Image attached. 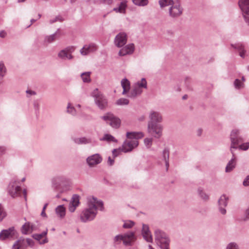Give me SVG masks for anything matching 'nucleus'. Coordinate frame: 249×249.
<instances>
[{
  "instance_id": "f257e3e1",
  "label": "nucleus",
  "mask_w": 249,
  "mask_h": 249,
  "mask_svg": "<svg viewBox=\"0 0 249 249\" xmlns=\"http://www.w3.org/2000/svg\"><path fill=\"white\" fill-rule=\"evenodd\" d=\"M143 137V133L141 132H127L126 133L127 140L124 142L122 148L114 149L113 151L114 157H117L122 151L125 153L131 151L138 145L139 142L138 140Z\"/></svg>"
},
{
  "instance_id": "f03ea898",
  "label": "nucleus",
  "mask_w": 249,
  "mask_h": 249,
  "mask_svg": "<svg viewBox=\"0 0 249 249\" xmlns=\"http://www.w3.org/2000/svg\"><path fill=\"white\" fill-rule=\"evenodd\" d=\"M103 209V204L102 201H98L94 197L88 199V208L83 211L80 215V219L83 222L93 219L96 214L97 209Z\"/></svg>"
},
{
  "instance_id": "7ed1b4c3",
  "label": "nucleus",
  "mask_w": 249,
  "mask_h": 249,
  "mask_svg": "<svg viewBox=\"0 0 249 249\" xmlns=\"http://www.w3.org/2000/svg\"><path fill=\"white\" fill-rule=\"evenodd\" d=\"M239 131L237 129L233 130L231 134V149H237L238 148L240 150H247L249 148V142H246L240 144L243 142L242 138L239 136Z\"/></svg>"
},
{
  "instance_id": "20e7f679",
  "label": "nucleus",
  "mask_w": 249,
  "mask_h": 249,
  "mask_svg": "<svg viewBox=\"0 0 249 249\" xmlns=\"http://www.w3.org/2000/svg\"><path fill=\"white\" fill-rule=\"evenodd\" d=\"M155 240L157 244L161 249H169V240L166 234L160 230H156L155 232Z\"/></svg>"
},
{
  "instance_id": "39448f33",
  "label": "nucleus",
  "mask_w": 249,
  "mask_h": 249,
  "mask_svg": "<svg viewBox=\"0 0 249 249\" xmlns=\"http://www.w3.org/2000/svg\"><path fill=\"white\" fill-rule=\"evenodd\" d=\"M143 89H147V81L145 78H142L141 80L135 84L129 97L134 98L141 94L142 92Z\"/></svg>"
},
{
  "instance_id": "423d86ee",
  "label": "nucleus",
  "mask_w": 249,
  "mask_h": 249,
  "mask_svg": "<svg viewBox=\"0 0 249 249\" xmlns=\"http://www.w3.org/2000/svg\"><path fill=\"white\" fill-rule=\"evenodd\" d=\"M163 127L161 124L148 122L147 132L156 138H160L162 134Z\"/></svg>"
},
{
  "instance_id": "0eeeda50",
  "label": "nucleus",
  "mask_w": 249,
  "mask_h": 249,
  "mask_svg": "<svg viewBox=\"0 0 249 249\" xmlns=\"http://www.w3.org/2000/svg\"><path fill=\"white\" fill-rule=\"evenodd\" d=\"M9 193L13 197L20 196L22 194L25 198L26 197V190H24L22 191L20 186L18 185V182L17 181L10 184L9 188Z\"/></svg>"
},
{
  "instance_id": "6e6552de",
  "label": "nucleus",
  "mask_w": 249,
  "mask_h": 249,
  "mask_svg": "<svg viewBox=\"0 0 249 249\" xmlns=\"http://www.w3.org/2000/svg\"><path fill=\"white\" fill-rule=\"evenodd\" d=\"M92 94L95 98L96 104L100 109H103L107 107V100L105 97L100 93L98 89H94Z\"/></svg>"
},
{
  "instance_id": "1a4fd4ad",
  "label": "nucleus",
  "mask_w": 249,
  "mask_h": 249,
  "mask_svg": "<svg viewBox=\"0 0 249 249\" xmlns=\"http://www.w3.org/2000/svg\"><path fill=\"white\" fill-rule=\"evenodd\" d=\"M102 118L113 127L118 128L120 125V120L112 113H107L102 116Z\"/></svg>"
},
{
  "instance_id": "9d476101",
  "label": "nucleus",
  "mask_w": 249,
  "mask_h": 249,
  "mask_svg": "<svg viewBox=\"0 0 249 249\" xmlns=\"http://www.w3.org/2000/svg\"><path fill=\"white\" fill-rule=\"evenodd\" d=\"M135 240L134 234L133 232H129L124 235H117L115 238V242L123 241L125 245H130L132 242Z\"/></svg>"
},
{
  "instance_id": "9b49d317",
  "label": "nucleus",
  "mask_w": 249,
  "mask_h": 249,
  "mask_svg": "<svg viewBox=\"0 0 249 249\" xmlns=\"http://www.w3.org/2000/svg\"><path fill=\"white\" fill-rule=\"evenodd\" d=\"M238 4L243 13L246 22L249 25V0H240Z\"/></svg>"
},
{
  "instance_id": "f8f14e48",
  "label": "nucleus",
  "mask_w": 249,
  "mask_h": 249,
  "mask_svg": "<svg viewBox=\"0 0 249 249\" xmlns=\"http://www.w3.org/2000/svg\"><path fill=\"white\" fill-rule=\"evenodd\" d=\"M33 245V241L32 239L20 238L14 243L12 249H24L27 246H32Z\"/></svg>"
},
{
  "instance_id": "ddd939ff",
  "label": "nucleus",
  "mask_w": 249,
  "mask_h": 249,
  "mask_svg": "<svg viewBox=\"0 0 249 249\" xmlns=\"http://www.w3.org/2000/svg\"><path fill=\"white\" fill-rule=\"evenodd\" d=\"M126 41V35L124 33H121L116 36L114 43L118 47H121L125 44Z\"/></svg>"
},
{
  "instance_id": "4468645a",
  "label": "nucleus",
  "mask_w": 249,
  "mask_h": 249,
  "mask_svg": "<svg viewBox=\"0 0 249 249\" xmlns=\"http://www.w3.org/2000/svg\"><path fill=\"white\" fill-rule=\"evenodd\" d=\"M150 121L154 123H161L162 121V117L161 114L157 111H151L149 114Z\"/></svg>"
},
{
  "instance_id": "2eb2a0df",
  "label": "nucleus",
  "mask_w": 249,
  "mask_h": 249,
  "mask_svg": "<svg viewBox=\"0 0 249 249\" xmlns=\"http://www.w3.org/2000/svg\"><path fill=\"white\" fill-rule=\"evenodd\" d=\"M134 48L135 47L133 44H128L120 50L119 55L120 56H124L127 54H132L134 51Z\"/></svg>"
},
{
  "instance_id": "dca6fc26",
  "label": "nucleus",
  "mask_w": 249,
  "mask_h": 249,
  "mask_svg": "<svg viewBox=\"0 0 249 249\" xmlns=\"http://www.w3.org/2000/svg\"><path fill=\"white\" fill-rule=\"evenodd\" d=\"M96 50V45L94 43H91L89 45H85L80 50V53L82 55H87L89 53L94 52Z\"/></svg>"
},
{
  "instance_id": "f3484780",
  "label": "nucleus",
  "mask_w": 249,
  "mask_h": 249,
  "mask_svg": "<svg viewBox=\"0 0 249 249\" xmlns=\"http://www.w3.org/2000/svg\"><path fill=\"white\" fill-rule=\"evenodd\" d=\"M74 50L73 47H70L66 50L61 51L58 54V56L62 59H70L72 58L71 54Z\"/></svg>"
},
{
  "instance_id": "a211bd4d",
  "label": "nucleus",
  "mask_w": 249,
  "mask_h": 249,
  "mask_svg": "<svg viewBox=\"0 0 249 249\" xmlns=\"http://www.w3.org/2000/svg\"><path fill=\"white\" fill-rule=\"evenodd\" d=\"M16 231L14 228H10L7 230H4L0 233V239L4 240L7 238L12 237L15 236Z\"/></svg>"
},
{
  "instance_id": "6ab92c4d",
  "label": "nucleus",
  "mask_w": 249,
  "mask_h": 249,
  "mask_svg": "<svg viewBox=\"0 0 249 249\" xmlns=\"http://www.w3.org/2000/svg\"><path fill=\"white\" fill-rule=\"evenodd\" d=\"M142 234L146 241L149 242H151L152 241V237L147 225H143Z\"/></svg>"
},
{
  "instance_id": "aec40b11",
  "label": "nucleus",
  "mask_w": 249,
  "mask_h": 249,
  "mask_svg": "<svg viewBox=\"0 0 249 249\" xmlns=\"http://www.w3.org/2000/svg\"><path fill=\"white\" fill-rule=\"evenodd\" d=\"M102 159L99 155H94L87 159V162L89 166H94L99 163Z\"/></svg>"
},
{
  "instance_id": "412c9836",
  "label": "nucleus",
  "mask_w": 249,
  "mask_h": 249,
  "mask_svg": "<svg viewBox=\"0 0 249 249\" xmlns=\"http://www.w3.org/2000/svg\"><path fill=\"white\" fill-rule=\"evenodd\" d=\"M231 153L232 154V158L231 160L229 161L226 167V172H230L233 170L236 165V157L234 153L232 150L231 149Z\"/></svg>"
},
{
  "instance_id": "4be33fe9",
  "label": "nucleus",
  "mask_w": 249,
  "mask_h": 249,
  "mask_svg": "<svg viewBox=\"0 0 249 249\" xmlns=\"http://www.w3.org/2000/svg\"><path fill=\"white\" fill-rule=\"evenodd\" d=\"M182 12V10L179 5H174L170 9V15L174 17L180 16Z\"/></svg>"
},
{
  "instance_id": "5701e85b",
  "label": "nucleus",
  "mask_w": 249,
  "mask_h": 249,
  "mask_svg": "<svg viewBox=\"0 0 249 249\" xmlns=\"http://www.w3.org/2000/svg\"><path fill=\"white\" fill-rule=\"evenodd\" d=\"M79 203V196L76 195L73 196L72 198V201H71L69 206V210L71 212H73L76 207L78 206Z\"/></svg>"
},
{
  "instance_id": "b1692460",
  "label": "nucleus",
  "mask_w": 249,
  "mask_h": 249,
  "mask_svg": "<svg viewBox=\"0 0 249 249\" xmlns=\"http://www.w3.org/2000/svg\"><path fill=\"white\" fill-rule=\"evenodd\" d=\"M227 199L228 197H227L225 195H223L219 200L220 211L223 214L226 213V211L225 209L223 208L222 207H225L227 205Z\"/></svg>"
},
{
  "instance_id": "393cba45",
  "label": "nucleus",
  "mask_w": 249,
  "mask_h": 249,
  "mask_svg": "<svg viewBox=\"0 0 249 249\" xmlns=\"http://www.w3.org/2000/svg\"><path fill=\"white\" fill-rule=\"evenodd\" d=\"M34 227L29 223H26L22 227L21 231L23 234H29L31 233L34 230Z\"/></svg>"
},
{
  "instance_id": "a878e982",
  "label": "nucleus",
  "mask_w": 249,
  "mask_h": 249,
  "mask_svg": "<svg viewBox=\"0 0 249 249\" xmlns=\"http://www.w3.org/2000/svg\"><path fill=\"white\" fill-rule=\"evenodd\" d=\"M121 85L123 88V94L124 95L129 90L130 82L126 79H124L121 81Z\"/></svg>"
},
{
  "instance_id": "bb28decb",
  "label": "nucleus",
  "mask_w": 249,
  "mask_h": 249,
  "mask_svg": "<svg viewBox=\"0 0 249 249\" xmlns=\"http://www.w3.org/2000/svg\"><path fill=\"white\" fill-rule=\"evenodd\" d=\"M60 36V34L58 32H56L53 35L47 36L44 39V42L45 43H50L53 41L55 40Z\"/></svg>"
},
{
  "instance_id": "cd10ccee",
  "label": "nucleus",
  "mask_w": 249,
  "mask_h": 249,
  "mask_svg": "<svg viewBox=\"0 0 249 249\" xmlns=\"http://www.w3.org/2000/svg\"><path fill=\"white\" fill-rule=\"evenodd\" d=\"M55 212L58 216L63 217L65 215V208L63 205L58 206L55 209Z\"/></svg>"
},
{
  "instance_id": "c85d7f7f",
  "label": "nucleus",
  "mask_w": 249,
  "mask_h": 249,
  "mask_svg": "<svg viewBox=\"0 0 249 249\" xmlns=\"http://www.w3.org/2000/svg\"><path fill=\"white\" fill-rule=\"evenodd\" d=\"M47 234V231H44L43 232V233H42L41 234H34L33 235V237L39 241H40V243L41 244H44L45 243H46L47 242V240L45 239H44L42 241H40L41 239L42 238H43L44 237H45L46 236V235Z\"/></svg>"
},
{
  "instance_id": "c756f323",
  "label": "nucleus",
  "mask_w": 249,
  "mask_h": 249,
  "mask_svg": "<svg viewBox=\"0 0 249 249\" xmlns=\"http://www.w3.org/2000/svg\"><path fill=\"white\" fill-rule=\"evenodd\" d=\"M126 6V5L125 2L123 1L121 3L118 8H114V10L117 12H119L121 13H124Z\"/></svg>"
},
{
  "instance_id": "7c9ffc66",
  "label": "nucleus",
  "mask_w": 249,
  "mask_h": 249,
  "mask_svg": "<svg viewBox=\"0 0 249 249\" xmlns=\"http://www.w3.org/2000/svg\"><path fill=\"white\" fill-rule=\"evenodd\" d=\"M90 72H86L82 73L81 77L84 82H89L90 81Z\"/></svg>"
},
{
  "instance_id": "2f4dec72",
  "label": "nucleus",
  "mask_w": 249,
  "mask_h": 249,
  "mask_svg": "<svg viewBox=\"0 0 249 249\" xmlns=\"http://www.w3.org/2000/svg\"><path fill=\"white\" fill-rule=\"evenodd\" d=\"M163 156L165 160V162L167 167L169 166L168 160L169 156V152L168 150L165 149L163 152Z\"/></svg>"
},
{
  "instance_id": "473e14b6",
  "label": "nucleus",
  "mask_w": 249,
  "mask_h": 249,
  "mask_svg": "<svg viewBox=\"0 0 249 249\" xmlns=\"http://www.w3.org/2000/svg\"><path fill=\"white\" fill-rule=\"evenodd\" d=\"M153 141L152 138H146L144 140V143L148 148H149L152 145Z\"/></svg>"
},
{
  "instance_id": "72a5a7b5",
  "label": "nucleus",
  "mask_w": 249,
  "mask_h": 249,
  "mask_svg": "<svg viewBox=\"0 0 249 249\" xmlns=\"http://www.w3.org/2000/svg\"><path fill=\"white\" fill-rule=\"evenodd\" d=\"M102 140L106 141L107 142H116L117 140L111 135L109 134H106L102 139Z\"/></svg>"
},
{
  "instance_id": "f704fd0d",
  "label": "nucleus",
  "mask_w": 249,
  "mask_h": 249,
  "mask_svg": "<svg viewBox=\"0 0 249 249\" xmlns=\"http://www.w3.org/2000/svg\"><path fill=\"white\" fill-rule=\"evenodd\" d=\"M75 141L76 143L79 144H86L89 143L90 140L85 138H81L76 139Z\"/></svg>"
},
{
  "instance_id": "c9c22d12",
  "label": "nucleus",
  "mask_w": 249,
  "mask_h": 249,
  "mask_svg": "<svg viewBox=\"0 0 249 249\" xmlns=\"http://www.w3.org/2000/svg\"><path fill=\"white\" fill-rule=\"evenodd\" d=\"M133 2L139 6H144L147 4V0H132Z\"/></svg>"
},
{
  "instance_id": "e433bc0d",
  "label": "nucleus",
  "mask_w": 249,
  "mask_h": 249,
  "mask_svg": "<svg viewBox=\"0 0 249 249\" xmlns=\"http://www.w3.org/2000/svg\"><path fill=\"white\" fill-rule=\"evenodd\" d=\"M129 103V100L127 99L121 98L118 100L116 102V104L118 105H126Z\"/></svg>"
},
{
  "instance_id": "4c0bfd02",
  "label": "nucleus",
  "mask_w": 249,
  "mask_h": 249,
  "mask_svg": "<svg viewBox=\"0 0 249 249\" xmlns=\"http://www.w3.org/2000/svg\"><path fill=\"white\" fill-rule=\"evenodd\" d=\"M171 0H160L159 3L161 7L166 6L172 3Z\"/></svg>"
},
{
  "instance_id": "58836bf2",
  "label": "nucleus",
  "mask_w": 249,
  "mask_h": 249,
  "mask_svg": "<svg viewBox=\"0 0 249 249\" xmlns=\"http://www.w3.org/2000/svg\"><path fill=\"white\" fill-rule=\"evenodd\" d=\"M134 223L132 221H126L123 225L124 228H130L133 226Z\"/></svg>"
},
{
  "instance_id": "ea45409f",
  "label": "nucleus",
  "mask_w": 249,
  "mask_h": 249,
  "mask_svg": "<svg viewBox=\"0 0 249 249\" xmlns=\"http://www.w3.org/2000/svg\"><path fill=\"white\" fill-rule=\"evenodd\" d=\"M6 69L4 66V64L2 63H0V75L3 76L5 73Z\"/></svg>"
},
{
  "instance_id": "a19ab883",
  "label": "nucleus",
  "mask_w": 249,
  "mask_h": 249,
  "mask_svg": "<svg viewBox=\"0 0 249 249\" xmlns=\"http://www.w3.org/2000/svg\"><path fill=\"white\" fill-rule=\"evenodd\" d=\"M53 183L55 185V187L57 188L58 187L57 184H59V185H61L62 183V180L61 178H57L53 179Z\"/></svg>"
},
{
  "instance_id": "79ce46f5",
  "label": "nucleus",
  "mask_w": 249,
  "mask_h": 249,
  "mask_svg": "<svg viewBox=\"0 0 249 249\" xmlns=\"http://www.w3.org/2000/svg\"><path fill=\"white\" fill-rule=\"evenodd\" d=\"M238 49L239 52V54L241 57H244L245 56V50L244 49L243 46L242 45H239L238 47Z\"/></svg>"
},
{
  "instance_id": "37998d69",
  "label": "nucleus",
  "mask_w": 249,
  "mask_h": 249,
  "mask_svg": "<svg viewBox=\"0 0 249 249\" xmlns=\"http://www.w3.org/2000/svg\"><path fill=\"white\" fill-rule=\"evenodd\" d=\"M234 86L237 89H240L243 87V84L238 79H236L234 81Z\"/></svg>"
},
{
  "instance_id": "c03bdc74",
  "label": "nucleus",
  "mask_w": 249,
  "mask_h": 249,
  "mask_svg": "<svg viewBox=\"0 0 249 249\" xmlns=\"http://www.w3.org/2000/svg\"><path fill=\"white\" fill-rule=\"evenodd\" d=\"M67 111L68 112L71 113L73 115L75 114V109L73 107L71 106L70 104H68L67 107Z\"/></svg>"
},
{
  "instance_id": "a18cd8bd",
  "label": "nucleus",
  "mask_w": 249,
  "mask_h": 249,
  "mask_svg": "<svg viewBox=\"0 0 249 249\" xmlns=\"http://www.w3.org/2000/svg\"><path fill=\"white\" fill-rule=\"evenodd\" d=\"M5 212L2 206L0 205V221H1L5 216Z\"/></svg>"
},
{
  "instance_id": "49530a36",
  "label": "nucleus",
  "mask_w": 249,
  "mask_h": 249,
  "mask_svg": "<svg viewBox=\"0 0 249 249\" xmlns=\"http://www.w3.org/2000/svg\"><path fill=\"white\" fill-rule=\"evenodd\" d=\"M63 20V19L60 16H58V17H56L55 18H54L52 19H51L50 20V22L51 23H53L54 22H56V21H62Z\"/></svg>"
},
{
  "instance_id": "de8ad7c7",
  "label": "nucleus",
  "mask_w": 249,
  "mask_h": 249,
  "mask_svg": "<svg viewBox=\"0 0 249 249\" xmlns=\"http://www.w3.org/2000/svg\"><path fill=\"white\" fill-rule=\"evenodd\" d=\"M199 194L203 199L206 200L208 198V196L204 193L202 190L199 191Z\"/></svg>"
},
{
  "instance_id": "09e8293b",
  "label": "nucleus",
  "mask_w": 249,
  "mask_h": 249,
  "mask_svg": "<svg viewBox=\"0 0 249 249\" xmlns=\"http://www.w3.org/2000/svg\"><path fill=\"white\" fill-rule=\"evenodd\" d=\"M227 249H238V248L235 244L231 243L228 246Z\"/></svg>"
},
{
  "instance_id": "8fccbe9b",
  "label": "nucleus",
  "mask_w": 249,
  "mask_h": 249,
  "mask_svg": "<svg viewBox=\"0 0 249 249\" xmlns=\"http://www.w3.org/2000/svg\"><path fill=\"white\" fill-rule=\"evenodd\" d=\"M243 185L245 186H248L249 185V175L243 181Z\"/></svg>"
},
{
  "instance_id": "3c124183",
  "label": "nucleus",
  "mask_w": 249,
  "mask_h": 249,
  "mask_svg": "<svg viewBox=\"0 0 249 249\" xmlns=\"http://www.w3.org/2000/svg\"><path fill=\"white\" fill-rule=\"evenodd\" d=\"M245 218L244 220H247L249 219V208L246 211L245 213Z\"/></svg>"
},
{
  "instance_id": "603ef678",
  "label": "nucleus",
  "mask_w": 249,
  "mask_h": 249,
  "mask_svg": "<svg viewBox=\"0 0 249 249\" xmlns=\"http://www.w3.org/2000/svg\"><path fill=\"white\" fill-rule=\"evenodd\" d=\"M5 148L3 147H0V156L5 153Z\"/></svg>"
},
{
  "instance_id": "864d4df0",
  "label": "nucleus",
  "mask_w": 249,
  "mask_h": 249,
  "mask_svg": "<svg viewBox=\"0 0 249 249\" xmlns=\"http://www.w3.org/2000/svg\"><path fill=\"white\" fill-rule=\"evenodd\" d=\"M6 35V32H5L3 31H2L0 32V37H4Z\"/></svg>"
},
{
  "instance_id": "5fc2aeb1",
  "label": "nucleus",
  "mask_w": 249,
  "mask_h": 249,
  "mask_svg": "<svg viewBox=\"0 0 249 249\" xmlns=\"http://www.w3.org/2000/svg\"><path fill=\"white\" fill-rule=\"evenodd\" d=\"M113 162H114V160H112L110 157H109L108 159V163L110 165H112L113 164Z\"/></svg>"
},
{
  "instance_id": "6e6d98bb",
  "label": "nucleus",
  "mask_w": 249,
  "mask_h": 249,
  "mask_svg": "<svg viewBox=\"0 0 249 249\" xmlns=\"http://www.w3.org/2000/svg\"><path fill=\"white\" fill-rule=\"evenodd\" d=\"M202 129H199L198 130H197V133H198V135H200L201 134V133H202Z\"/></svg>"
},
{
  "instance_id": "4d7b16f0",
  "label": "nucleus",
  "mask_w": 249,
  "mask_h": 249,
  "mask_svg": "<svg viewBox=\"0 0 249 249\" xmlns=\"http://www.w3.org/2000/svg\"><path fill=\"white\" fill-rule=\"evenodd\" d=\"M27 92L28 93H30V94H35V92L32 91H31V90H27Z\"/></svg>"
},
{
  "instance_id": "13d9d810",
  "label": "nucleus",
  "mask_w": 249,
  "mask_h": 249,
  "mask_svg": "<svg viewBox=\"0 0 249 249\" xmlns=\"http://www.w3.org/2000/svg\"><path fill=\"white\" fill-rule=\"evenodd\" d=\"M47 205H48V204H45V205L44 206L43 208V211H45V209H46V208L47 207Z\"/></svg>"
},
{
  "instance_id": "bf43d9fd",
  "label": "nucleus",
  "mask_w": 249,
  "mask_h": 249,
  "mask_svg": "<svg viewBox=\"0 0 249 249\" xmlns=\"http://www.w3.org/2000/svg\"><path fill=\"white\" fill-rule=\"evenodd\" d=\"M41 215L43 216H46V213H45V211H43V210H42V212L41 213Z\"/></svg>"
},
{
  "instance_id": "052dcab7",
  "label": "nucleus",
  "mask_w": 249,
  "mask_h": 249,
  "mask_svg": "<svg viewBox=\"0 0 249 249\" xmlns=\"http://www.w3.org/2000/svg\"><path fill=\"white\" fill-rule=\"evenodd\" d=\"M31 21L32 23L28 26H30L35 21V20L34 19H32Z\"/></svg>"
},
{
  "instance_id": "680f3d73",
  "label": "nucleus",
  "mask_w": 249,
  "mask_h": 249,
  "mask_svg": "<svg viewBox=\"0 0 249 249\" xmlns=\"http://www.w3.org/2000/svg\"><path fill=\"white\" fill-rule=\"evenodd\" d=\"M149 249H153V248H152V247L151 245H149Z\"/></svg>"
},
{
  "instance_id": "e2e57ef3",
  "label": "nucleus",
  "mask_w": 249,
  "mask_h": 249,
  "mask_svg": "<svg viewBox=\"0 0 249 249\" xmlns=\"http://www.w3.org/2000/svg\"><path fill=\"white\" fill-rule=\"evenodd\" d=\"M19 2H23L25 1V0H18Z\"/></svg>"
},
{
  "instance_id": "0e129e2a",
  "label": "nucleus",
  "mask_w": 249,
  "mask_h": 249,
  "mask_svg": "<svg viewBox=\"0 0 249 249\" xmlns=\"http://www.w3.org/2000/svg\"><path fill=\"white\" fill-rule=\"evenodd\" d=\"M25 178H23L22 179V181H24L25 180Z\"/></svg>"
},
{
  "instance_id": "69168bd1",
  "label": "nucleus",
  "mask_w": 249,
  "mask_h": 249,
  "mask_svg": "<svg viewBox=\"0 0 249 249\" xmlns=\"http://www.w3.org/2000/svg\"><path fill=\"white\" fill-rule=\"evenodd\" d=\"M242 80H243V81H244V80H245V78H244V77H242Z\"/></svg>"
},
{
  "instance_id": "338daca9",
  "label": "nucleus",
  "mask_w": 249,
  "mask_h": 249,
  "mask_svg": "<svg viewBox=\"0 0 249 249\" xmlns=\"http://www.w3.org/2000/svg\"><path fill=\"white\" fill-rule=\"evenodd\" d=\"M183 99H186V96H183Z\"/></svg>"
}]
</instances>
